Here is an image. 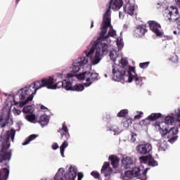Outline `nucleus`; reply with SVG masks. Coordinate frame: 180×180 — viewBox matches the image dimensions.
Masks as SVG:
<instances>
[{
	"instance_id": "obj_1",
	"label": "nucleus",
	"mask_w": 180,
	"mask_h": 180,
	"mask_svg": "<svg viewBox=\"0 0 180 180\" xmlns=\"http://www.w3.org/2000/svg\"><path fill=\"white\" fill-rule=\"evenodd\" d=\"M122 6H123V0H111L110 1L108 9L103 17V21L101 25L100 37L97 39L94 47L93 46L89 51H85L86 57H89L90 58H92V56H94V53L96 52L91 60L93 65L98 64L102 59V56H103L105 53H108V44L103 41L108 40L109 36L115 37L116 34V30H113V26H112L111 23L110 10L119 11Z\"/></svg>"
},
{
	"instance_id": "obj_2",
	"label": "nucleus",
	"mask_w": 180,
	"mask_h": 180,
	"mask_svg": "<svg viewBox=\"0 0 180 180\" xmlns=\"http://www.w3.org/2000/svg\"><path fill=\"white\" fill-rule=\"evenodd\" d=\"M112 68L114 81L122 82V84L135 81V84L136 85H140V86L143 85V78L139 77L137 74H136V68H134V67L129 68V70L127 71L128 75H126L125 70H117V67H116V65H112Z\"/></svg>"
},
{
	"instance_id": "obj_3",
	"label": "nucleus",
	"mask_w": 180,
	"mask_h": 180,
	"mask_svg": "<svg viewBox=\"0 0 180 180\" xmlns=\"http://www.w3.org/2000/svg\"><path fill=\"white\" fill-rule=\"evenodd\" d=\"M16 134V130L11 129L7 131L4 135L1 136V148L0 150V163L2 164L4 161H10L12 155L11 152H7L11 147L10 139L12 141L15 140V135Z\"/></svg>"
},
{
	"instance_id": "obj_4",
	"label": "nucleus",
	"mask_w": 180,
	"mask_h": 180,
	"mask_svg": "<svg viewBox=\"0 0 180 180\" xmlns=\"http://www.w3.org/2000/svg\"><path fill=\"white\" fill-rule=\"evenodd\" d=\"M58 133H60L61 139L64 140V142L60 147V151L62 157H64V151L68 147V142L67 140L70 139V132H68V127L65 125V122H63L62 128L58 130Z\"/></svg>"
},
{
	"instance_id": "obj_5",
	"label": "nucleus",
	"mask_w": 180,
	"mask_h": 180,
	"mask_svg": "<svg viewBox=\"0 0 180 180\" xmlns=\"http://www.w3.org/2000/svg\"><path fill=\"white\" fill-rule=\"evenodd\" d=\"M77 79L84 80L86 79V83H84V86L86 87L91 86L92 85V82L95 81V79H98V75L97 73L92 72H83L77 75Z\"/></svg>"
},
{
	"instance_id": "obj_6",
	"label": "nucleus",
	"mask_w": 180,
	"mask_h": 180,
	"mask_svg": "<svg viewBox=\"0 0 180 180\" xmlns=\"http://www.w3.org/2000/svg\"><path fill=\"white\" fill-rule=\"evenodd\" d=\"M49 86L48 89H57V88H63L65 89V91H68L70 89V81L68 80H63V82H58L56 84V80H54V78L50 77H49Z\"/></svg>"
},
{
	"instance_id": "obj_7",
	"label": "nucleus",
	"mask_w": 180,
	"mask_h": 180,
	"mask_svg": "<svg viewBox=\"0 0 180 180\" xmlns=\"http://www.w3.org/2000/svg\"><path fill=\"white\" fill-rule=\"evenodd\" d=\"M19 92H20V94L16 95L14 97L13 102L15 106H18V105L20 108V103H25V101L27 99L28 96H30V94H29V92H26V87L21 89Z\"/></svg>"
},
{
	"instance_id": "obj_8",
	"label": "nucleus",
	"mask_w": 180,
	"mask_h": 180,
	"mask_svg": "<svg viewBox=\"0 0 180 180\" xmlns=\"http://www.w3.org/2000/svg\"><path fill=\"white\" fill-rule=\"evenodd\" d=\"M149 168H146L145 170H141L140 167H134L131 172L134 178H137L141 180H147V172Z\"/></svg>"
},
{
	"instance_id": "obj_9",
	"label": "nucleus",
	"mask_w": 180,
	"mask_h": 180,
	"mask_svg": "<svg viewBox=\"0 0 180 180\" xmlns=\"http://www.w3.org/2000/svg\"><path fill=\"white\" fill-rule=\"evenodd\" d=\"M25 92L30 94V96L27 97L24 103H20V108H23L25 105H27L29 102H32L33 101L34 95H36L37 91L32 84H30L28 87H25Z\"/></svg>"
},
{
	"instance_id": "obj_10",
	"label": "nucleus",
	"mask_w": 180,
	"mask_h": 180,
	"mask_svg": "<svg viewBox=\"0 0 180 180\" xmlns=\"http://www.w3.org/2000/svg\"><path fill=\"white\" fill-rule=\"evenodd\" d=\"M154 127L159 130L160 134H161L162 137H165L167 136V134L168 133V129L169 126L167 122H156L153 124Z\"/></svg>"
},
{
	"instance_id": "obj_11",
	"label": "nucleus",
	"mask_w": 180,
	"mask_h": 180,
	"mask_svg": "<svg viewBox=\"0 0 180 180\" xmlns=\"http://www.w3.org/2000/svg\"><path fill=\"white\" fill-rule=\"evenodd\" d=\"M136 150L140 155H146L153 150V146L150 143L140 144L136 146Z\"/></svg>"
},
{
	"instance_id": "obj_12",
	"label": "nucleus",
	"mask_w": 180,
	"mask_h": 180,
	"mask_svg": "<svg viewBox=\"0 0 180 180\" xmlns=\"http://www.w3.org/2000/svg\"><path fill=\"white\" fill-rule=\"evenodd\" d=\"M148 25L150 30L155 33L158 37H162V36H164V33L160 31L161 25L157 21H149Z\"/></svg>"
},
{
	"instance_id": "obj_13",
	"label": "nucleus",
	"mask_w": 180,
	"mask_h": 180,
	"mask_svg": "<svg viewBox=\"0 0 180 180\" xmlns=\"http://www.w3.org/2000/svg\"><path fill=\"white\" fill-rule=\"evenodd\" d=\"M178 127H172L170 128V129H167V139H169L168 141L169 143H174V141H176L177 139H178V136H176V134H178Z\"/></svg>"
},
{
	"instance_id": "obj_14",
	"label": "nucleus",
	"mask_w": 180,
	"mask_h": 180,
	"mask_svg": "<svg viewBox=\"0 0 180 180\" xmlns=\"http://www.w3.org/2000/svg\"><path fill=\"white\" fill-rule=\"evenodd\" d=\"M122 167H124V169H129L134 165V160H133V158L127 156L122 158Z\"/></svg>"
},
{
	"instance_id": "obj_15",
	"label": "nucleus",
	"mask_w": 180,
	"mask_h": 180,
	"mask_svg": "<svg viewBox=\"0 0 180 180\" xmlns=\"http://www.w3.org/2000/svg\"><path fill=\"white\" fill-rule=\"evenodd\" d=\"M167 18H168L169 20H177L178 19V8L175 6H170V8L167 10Z\"/></svg>"
},
{
	"instance_id": "obj_16",
	"label": "nucleus",
	"mask_w": 180,
	"mask_h": 180,
	"mask_svg": "<svg viewBox=\"0 0 180 180\" xmlns=\"http://www.w3.org/2000/svg\"><path fill=\"white\" fill-rule=\"evenodd\" d=\"M31 85L34 88V89L39 90L40 88L46 86L49 89V78L44 79L41 81H37L31 84Z\"/></svg>"
},
{
	"instance_id": "obj_17",
	"label": "nucleus",
	"mask_w": 180,
	"mask_h": 180,
	"mask_svg": "<svg viewBox=\"0 0 180 180\" xmlns=\"http://www.w3.org/2000/svg\"><path fill=\"white\" fill-rule=\"evenodd\" d=\"M65 178L68 180H75V178H77V169L70 166L68 172L65 174Z\"/></svg>"
},
{
	"instance_id": "obj_18",
	"label": "nucleus",
	"mask_w": 180,
	"mask_h": 180,
	"mask_svg": "<svg viewBox=\"0 0 180 180\" xmlns=\"http://www.w3.org/2000/svg\"><path fill=\"white\" fill-rule=\"evenodd\" d=\"M4 167L0 170V180H8L9 176V164L6 163Z\"/></svg>"
},
{
	"instance_id": "obj_19",
	"label": "nucleus",
	"mask_w": 180,
	"mask_h": 180,
	"mask_svg": "<svg viewBox=\"0 0 180 180\" xmlns=\"http://www.w3.org/2000/svg\"><path fill=\"white\" fill-rule=\"evenodd\" d=\"M85 89V84H78L72 86V82H70L68 91H75L76 92H82Z\"/></svg>"
},
{
	"instance_id": "obj_20",
	"label": "nucleus",
	"mask_w": 180,
	"mask_h": 180,
	"mask_svg": "<svg viewBox=\"0 0 180 180\" xmlns=\"http://www.w3.org/2000/svg\"><path fill=\"white\" fill-rule=\"evenodd\" d=\"M123 8L125 13H128V15H130L131 16L134 15V11L136 10V8H134V4L128 3L124 6Z\"/></svg>"
},
{
	"instance_id": "obj_21",
	"label": "nucleus",
	"mask_w": 180,
	"mask_h": 180,
	"mask_svg": "<svg viewBox=\"0 0 180 180\" xmlns=\"http://www.w3.org/2000/svg\"><path fill=\"white\" fill-rule=\"evenodd\" d=\"M109 160L111 161V165L112 168H117L119 167V162H120V159L115 155H110Z\"/></svg>"
},
{
	"instance_id": "obj_22",
	"label": "nucleus",
	"mask_w": 180,
	"mask_h": 180,
	"mask_svg": "<svg viewBox=\"0 0 180 180\" xmlns=\"http://www.w3.org/2000/svg\"><path fill=\"white\" fill-rule=\"evenodd\" d=\"M49 117L46 115H41L37 123L41 124V127H44V126H47L49 124Z\"/></svg>"
},
{
	"instance_id": "obj_23",
	"label": "nucleus",
	"mask_w": 180,
	"mask_h": 180,
	"mask_svg": "<svg viewBox=\"0 0 180 180\" xmlns=\"http://www.w3.org/2000/svg\"><path fill=\"white\" fill-rule=\"evenodd\" d=\"M146 26L144 25H138L135 30V33L138 34L139 37L144 36V34H146Z\"/></svg>"
},
{
	"instance_id": "obj_24",
	"label": "nucleus",
	"mask_w": 180,
	"mask_h": 180,
	"mask_svg": "<svg viewBox=\"0 0 180 180\" xmlns=\"http://www.w3.org/2000/svg\"><path fill=\"white\" fill-rule=\"evenodd\" d=\"M39 135L37 134H31L30 135L25 141L22 143V146H27L30 141H33V140H36V138L38 137Z\"/></svg>"
},
{
	"instance_id": "obj_25",
	"label": "nucleus",
	"mask_w": 180,
	"mask_h": 180,
	"mask_svg": "<svg viewBox=\"0 0 180 180\" xmlns=\"http://www.w3.org/2000/svg\"><path fill=\"white\" fill-rule=\"evenodd\" d=\"M134 177L131 170H129L124 172V175L121 176L122 179L123 180H130Z\"/></svg>"
},
{
	"instance_id": "obj_26",
	"label": "nucleus",
	"mask_w": 180,
	"mask_h": 180,
	"mask_svg": "<svg viewBox=\"0 0 180 180\" xmlns=\"http://www.w3.org/2000/svg\"><path fill=\"white\" fill-rule=\"evenodd\" d=\"M33 112H34V108H33L32 105H27L22 108V112H24L25 115H30L33 113Z\"/></svg>"
},
{
	"instance_id": "obj_27",
	"label": "nucleus",
	"mask_w": 180,
	"mask_h": 180,
	"mask_svg": "<svg viewBox=\"0 0 180 180\" xmlns=\"http://www.w3.org/2000/svg\"><path fill=\"white\" fill-rule=\"evenodd\" d=\"M162 117V114L158 113H152L148 116V119L150 120L151 122H154L158 120V119H161Z\"/></svg>"
},
{
	"instance_id": "obj_28",
	"label": "nucleus",
	"mask_w": 180,
	"mask_h": 180,
	"mask_svg": "<svg viewBox=\"0 0 180 180\" xmlns=\"http://www.w3.org/2000/svg\"><path fill=\"white\" fill-rule=\"evenodd\" d=\"M165 123L169 126H172L173 123H175V117L174 116H167L165 118Z\"/></svg>"
},
{
	"instance_id": "obj_29",
	"label": "nucleus",
	"mask_w": 180,
	"mask_h": 180,
	"mask_svg": "<svg viewBox=\"0 0 180 180\" xmlns=\"http://www.w3.org/2000/svg\"><path fill=\"white\" fill-rule=\"evenodd\" d=\"M133 124V119L126 118L125 120L122 122V126L125 129H129L130 126Z\"/></svg>"
},
{
	"instance_id": "obj_30",
	"label": "nucleus",
	"mask_w": 180,
	"mask_h": 180,
	"mask_svg": "<svg viewBox=\"0 0 180 180\" xmlns=\"http://www.w3.org/2000/svg\"><path fill=\"white\" fill-rule=\"evenodd\" d=\"M80 67H83V65H85V64L88 63V58L86 57L83 56L78 59V60L76 62Z\"/></svg>"
},
{
	"instance_id": "obj_31",
	"label": "nucleus",
	"mask_w": 180,
	"mask_h": 180,
	"mask_svg": "<svg viewBox=\"0 0 180 180\" xmlns=\"http://www.w3.org/2000/svg\"><path fill=\"white\" fill-rule=\"evenodd\" d=\"M149 167H157L158 162L154 160L151 155H149V160L148 161Z\"/></svg>"
},
{
	"instance_id": "obj_32",
	"label": "nucleus",
	"mask_w": 180,
	"mask_h": 180,
	"mask_svg": "<svg viewBox=\"0 0 180 180\" xmlns=\"http://www.w3.org/2000/svg\"><path fill=\"white\" fill-rule=\"evenodd\" d=\"M25 119L28 120V122H30L31 123H36V115L33 113L26 115Z\"/></svg>"
},
{
	"instance_id": "obj_33",
	"label": "nucleus",
	"mask_w": 180,
	"mask_h": 180,
	"mask_svg": "<svg viewBox=\"0 0 180 180\" xmlns=\"http://www.w3.org/2000/svg\"><path fill=\"white\" fill-rule=\"evenodd\" d=\"M129 114V110H122L117 113L118 117H126Z\"/></svg>"
},
{
	"instance_id": "obj_34",
	"label": "nucleus",
	"mask_w": 180,
	"mask_h": 180,
	"mask_svg": "<svg viewBox=\"0 0 180 180\" xmlns=\"http://www.w3.org/2000/svg\"><path fill=\"white\" fill-rule=\"evenodd\" d=\"M80 65H79L76 62L73 63V67H72V72L74 74H77V72H79V70H81Z\"/></svg>"
},
{
	"instance_id": "obj_35",
	"label": "nucleus",
	"mask_w": 180,
	"mask_h": 180,
	"mask_svg": "<svg viewBox=\"0 0 180 180\" xmlns=\"http://www.w3.org/2000/svg\"><path fill=\"white\" fill-rule=\"evenodd\" d=\"M151 122V120L148 119V117L145 119V120H142L140 122L141 126H148V124H150V123Z\"/></svg>"
},
{
	"instance_id": "obj_36",
	"label": "nucleus",
	"mask_w": 180,
	"mask_h": 180,
	"mask_svg": "<svg viewBox=\"0 0 180 180\" xmlns=\"http://www.w3.org/2000/svg\"><path fill=\"white\" fill-rule=\"evenodd\" d=\"M110 58L113 61V63H116V51H110Z\"/></svg>"
},
{
	"instance_id": "obj_37",
	"label": "nucleus",
	"mask_w": 180,
	"mask_h": 180,
	"mask_svg": "<svg viewBox=\"0 0 180 180\" xmlns=\"http://www.w3.org/2000/svg\"><path fill=\"white\" fill-rule=\"evenodd\" d=\"M150 160V155L148 156H141L139 158V160L141 162H143V164H146L147 162H148V160Z\"/></svg>"
},
{
	"instance_id": "obj_38",
	"label": "nucleus",
	"mask_w": 180,
	"mask_h": 180,
	"mask_svg": "<svg viewBox=\"0 0 180 180\" xmlns=\"http://www.w3.org/2000/svg\"><path fill=\"white\" fill-rule=\"evenodd\" d=\"M109 167H110V163H109L108 162H105L102 168H101V172H105V171H106Z\"/></svg>"
},
{
	"instance_id": "obj_39",
	"label": "nucleus",
	"mask_w": 180,
	"mask_h": 180,
	"mask_svg": "<svg viewBox=\"0 0 180 180\" xmlns=\"http://www.w3.org/2000/svg\"><path fill=\"white\" fill-rule=\"evenodd\" d=\"M136 140H137V134L132 132L131 134L130 141L131 143H135Z\"/></svg>"
},
{
	"instance_id": "obj_40",
	"label": "nucleus",
	"mask_w": 180,
	"mask_h": 180,
	"mask_svg": "<svg viewBox=\"0 0 180 180\" xmlns=\"http://www.w3.org/2000/svg\"><path fill=\"white\" fill-rule=\"evenodd\" d=\"M169 60V61H172V63H178V56L174 54V55L170 56Z\"/></svg>"
},
{
	"instance_id": "obj_41",
	"label": "nucleus",
	"mask_w": 180,
	"mask_h": 180,
	"mask_svg": "<svg viewBox=\"0 0 180 180\" xmlns=\"http://www.w3.org/2000/svg\"><path fill=\"white\" fill-rule=\"evenodd\" d=\"M148 65H150V62H144V63H141L139 64L140 68H143V70L145 68H147V67H148Z\"/></svg>"
},
{
	"instance_id": "obj_42",
	"label": "nucleus",
	"mask_w": 180,
	"mask_h": 180,
	"mask_svg": "<svg viewBox=\"0 0 180 180\" xmlns=\"http://www.w3.org/2000/svg\"><path fill=\"white\" fill-rule=\"evenodd\" d=\"M175 113H176V122H180V108L175 110Z\"/></svg>"
},
{
	"instance_id": "obj_43",
	"label": "nucleus",
	"mask_w": 180,
	"mask_h": 180,
	"mask_svg": "<svg viewBox=\"0 0 180 180\" xmlns=\"http://www.w3.org/2000/svg\"><path fill=\"white\" fill-rule=\"evenodd\" d=\"M137 113H139V115L134 116V120H139V119H141V115L143 114L141 111L137 112Z\"/></svg>"
},
{
	"instance_id": "obj_44",
	"label": "nucleus",
	"mask_w": 180,
	"mask_h": 180,
	"mask_svg": "<svg viewBox=\"0 0 180 180\" xmlns=\"http://www.w3.org/2000/svg\"><path fill=\"white\" fill-rule=\"evenodd\" d=\"M91 176H94V178H96V179H99V176H101V175L98 172H91Z\"/></svg>"
},
{
	"instance_id": "obj_45",
	"label": "nucleus",
	"mask_w": 180,
	"mask_h": 180,
	"mask_svg": "<svg viewBox=\"0 0 180 180\" xmlns=\"http://www.w3.org/2000/svg\"><path fill=\"white\" fill-rule=\"evenodd\" d=\"M117 44L118 46V47H123V39L121 38H118L117 39Z\"/></svg>"
},
{
	"instance_id": "obj_46",
	"label": "nucleus",
	"mask_w": 180,
	"mask_h": 180,
	"mask_svg": "<svg viewBox=\"0 0 180 180\" xmlns=\"http://www.w3.org/2000/svg\"><path fill=\"white\" fill-rule=\"evenodd\" d=\"M121 64H122V65H123L124 67V65H127V64H129V62L127 61V60H126L124 58H122Z\"/></svg>"
},
{
	"instance_id": "obj_47",
	"label": "nucleus",
	"mask_w": 180,
	"mask_h": 180,
	"mask_svg": "<svg viewBox=\"0 0 180 180\" xmlns=\"http://www.w3.org/2000/svg\"><path fill=\"white\" fill-rule=\"evenodd\" d=\"M82 178H84V173L79 172L77 174V180H82Z\"/></svg>"
},
{
	"instance_id": "obj_48",
	"label": "nucleus",
	"mask_w": 180,
	"mask_h": 180,
	"mask_svg": "<svg viewBox=\"0 0 180 180\" xmlns=\"http://www.w3.org/2000/svg\"><path fill=\"white\" fill-rule=\"evenodd\" d=\"M59 146H58V144L57 143H55L52 145V148L53 150H57V148H58Z\"/></svg>"
},
{
	"instance_id": "obj_49",
	"label": "nucleus",
	"mask_w": 180,
	"mask_h": 180,
	"mask_svg": "<svg viewBox=\"0 0 180 180\" xmlns=\"http://www.w3.org/2000/svg\"><path fill=\"white\" fill-rule=\"evenodd\" d=\"M68 78H73V77H75V73H69L67 75Z\"/></svg>"
},
{
	"instance_id": "obj_50",
	"label": "nucleus",
	"mask_w": 180,
	"mask_h": 180,
	"mask_svg": "<svg viewBox=\"0 0 180 180\" xmlns=\"http://www.w3.org/2000/svg\"><path fill=\"white\" fill-rule=\"evenodd\" d=\"M110 174H112V169H109L108 173H105V176H109V175H110Z\"/></svg>"
},
{
	"instance_id": "obj_51",
	"label": "nucleus",
	"mask_w": 180,
	"mask_h": 180,
	"mask_svg": "<svg viewBox=\"0 0 180 180\" xmlns=\"http://www.w3.org/2000/svg\"><path fill=\"white\" fill-rule=\"evenodd\" d=\"M15 113L17 115H20V113H22V111L20 110H15Z\"/></svg>"
},
{
	"instance_id": "obj_52",
	"label": "nucleus",
	"mask_w": 180,
	"mask_h": 180,
	"mask_svg": "<svg viewBox=\"0 0 180 180\" xmlns=\"http://www.w3.org/2000/svg\"><path fill=\"white\" fill-rule=\"evenodd\" d=\"M6 124H8V122H4L1 126V128L4 129V127H5V126H6Z\"/></svg>"
},
{
	"instance_id": "obj_53",
	"label": "nucleus",
	"mask_w": 180,
	"mask_h": 180,
	"mask_svg": "<svg viewBox=\"0 0 180 180\" xmlns=\"http://www.w3.org/2000/svg\"><path fill=\"white\" fill-rule=\"evenodd\" d=\"M41 109L42 110H46V109H47V108L46 106H44V105H41Z\"/></svg>"
},
{
	"instance_id": "obj_54",
	"label": "nucleus",
	"mask_w": 180,
	"mask_h": 180,
	"mask_svg": "<svg viewBox=\"0 0 180 180\" xmlns=\"http://www.w3.org/2000/svg\"><path fill=\"white\" fill-rule=\"evenodd\" d=\"M92 27H94V21H91V29H92Z\"/></svg>"
},
{
	"instance_id": "obj_55",
	"label": "nucleus",
	"mask_w": 180,
	"mask_h": 180,
	"mask_svg": "<svg viewBox=\"0 0 180 180\" xmlns=\"http://www.w3.org/2000/svg\"><path fill=\"white\" fill-rule=\"evenodd\" d=\"M2 120H4V118H2V117H0V123L2 122Z\"/></svg>"
},
{
	"instance_id": "obj_56",
	"label": "nucleus",
	"mask_w": 180,
	"mask_h": 180,
	"mask_svg": "<svg viewBox=\"0 0 180 180\" xmlns=\"http://www.w3.org/2000/svg\"><path fill=\"white\" fill-rule=\"evenodd\" d=\"M110 130H112V131H116V129H115V128H112V129H110Z\"/></svg>"
},
{
	"instance_id": "obj_57",
	"label": "nucleus",
	"mask_w": 180,
	"mask_h": 180,
	"mask_svg": "<svg viewBox=\"0 0 180 180\" xmlns=\"http://www.w3.org/2000/svg\"><path fill=\"white\" fill-rule=\"evenodd\" d=\"M174 34H178V32L176 31L173 32Z\"/></svg>"
},
{
	"instance_id": "obj_58",
	"label": "nucleus",
	"mask_w": 180,
	"mask_h": 180,
	"mask_svg": "<svg viewBox=\"0 0 180 180\" xmlns=\"http://www.w3.org/2000/svg\"><path fill=\"white\" fill-rule=\"evenodd\" d=\"M19 1L20 0H16L17 4H19Z\"/></svg>"
},
{
	"instance_id": "obj_59",
	"label": "nucleus",
	"mask_w": 180,
	"mask_h": 180,
	"mask_svg": "<svg viewBox=\"0 0 180 180\" xmlns=\"http://www.w3.org/2000/svg\"><path fill=\"white\" fill-rule=\"evenodd\" d=\"M19 1L20 0H16L17 4H19Z\"/></svg>"
}]
</instances>
